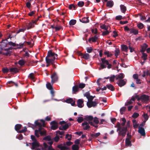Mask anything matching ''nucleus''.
<instances>
[{
  "instance_id": "obj_1",
  "label": "nucleus",
  "mask_w": 150,
  "mask_h": 150,
  "mask_svg": "<svg viewBox=\"0 0 150 150\" xmlns=\"http://www.w3.org/2000/svg\"><path fill=\"white\" fill-rule=\"evenodd\" d=\"M115 127H117V132H118V135L120 136H122L123 137H125L126 134V132L127 131V127H121V124L118 122L117 123L116 126Z\"/></svg>"
},
{
  "instance_id": "obj_2",
  "label": "nucleus",
  "mask_w": 150,
  "mask_h": 150,
  "mask_svg": "<svg viewBox=\"0 0 150 150\" xmlns=\"http://www.w3.org/2000/svg\"><path fill=\"white\" fill-rule=\"evenodd\" d=\"M30 145H31V149L32 150H36L38 148L41 149V147H43L42 145H40L38 141L33 142L32 143H29Z\"/></svg>"
},
{
  "instance_id": "obj_3",
  "label": "nucleus",
  "mask_w": 150,
  "mask_h": 150,
  "mask_svg": "<svg viewBox=\"0 0 150 150\" xmlns=\"http://www.w3.org/2000/svg\"><path fill=\"white\" fill-rule=\"evenodd\" d=\"M101 62L100 63V67L102 69L105 68L107 67L106 65L109 64V62L106 59V58H101Z\"/></svg>"
},
{
  "instance_id": "obj_4",
  "label": "nucleus",
  "mask_w": 150,
  "mask_h": 150,
  "mask_svg": "<svg viewBox=\"0 0 150 150\" xmlns=\"http://www.w3.org/2000/svg\"><path fill=\"white\" fill-rule=\"evenodd\" d=\"M43 145L44 147H41V149L38 148L36 150H55L52 148V146H48L46 143H44Z\"/></svg>"
},
{
  "instance_id": "obj_5",
  "label": "nucleus",
  "mask_w": 150,
  "mask_h": 150,
  "mask_svg": "<svg viewBox=\"0 0 150 150\" xmlns=\"http://www.w3.org/2000/svg\"><path fill=\"white\" fill-rule=\"evenodd\" d=\"M58 55L54 52H52V50H49L47 52V57L49 58L52 57L53 59H57Z\"/></svg>"
},
{
  "instance_id": "obj_6",
  "label": "nucleus",
  "mask_w": 150,
  "mask_h": 150,
  "mask_svg": "<svg viewBox=\"0 0 150 150\" xmlns=\"http://www.w3.org/2000/svg\"><path fill=\"white\" fill-rule=\"evenodd\" d=\"M12 49V48L11 47L8 48H4L3 50L5 51L6 52H3L1 53L6 56H10L11 55Z\"/></svg>"
},
{
  "instance_id": "obj_7",
  "label": "nucleus",
  "mask_w": 150,
  "mask_h": 150,
  "mask_svg": "<svg viewBox=\"0 0 150 150\" xmlns=\"http://www.w3.org/2000/svg\"><path fill=\"white\" fill-rule=\"evenodd\" d=\"M84 119L87 121H88V123L91 126H94V123L92 122L93 120V116L91 115H86L85 116Z\"/></svg>"
},
{
  "instance_id": "obj_8",
  "label": "nucleus",
  "mask_w": 150,
  "mask_h": 150,
  "mask_svg": "<svg viewBox=\"0 0 150 150\" xmlns=\"http://www.w3.org/2000/svg\"><path fill=\"white\" fill-rule=\"evenodd\" d=\"M40 121L41 123H40L38 121V120H36L35 122V125L36 126H38V127H44L45 126V121L44 120L41 119L40 120Z\"/></svg>"
},
{
  "instance_id": "obj_9",
  "label": "nucleus",
  "mask_w": 150,
  "mask_h": 150,
  "mask_svg": "<svg viewBox=\"0 0 150 150\" xmlns=\"http://www.w3.org/2000/svg\"><path fill=\"white\" fill-rule=\"evenodd\" d=\"M141 98L142 102L146 103L149 101V96L145 94H143L141 96Z\"/></svg>"
},
{
  "instance_id": "obj_10",
  "label": "nucleus",
  "mask_w": 150,
  "mask_h": 150,
  "mask_svg": "<svg viewBox=\"0 0 150 150\" xmlns=\"http://www.w3.org/2000/svg\"><path fill=\"white\" fill-rule=\"evenodd\" d=\"M57 150H69L70 148L67 146H63L62 144H58L57 146Z\"/></svg>"
},
{
  "instance_id": "obj_11",
  "label": "nucleus",
  "mask_w": 150,
  "mask_h": 150,
  "mask_svg": "<svg viewBox=\"0 0 150 150\" xmlns=\"http://www.w3.org/2000/svg\"><path fill=\"white\" fill-rule=\"evenodd\" d=\"M51 129L52 130H56L57 129L58 127V123L56 122L55 121H53L51 122Z\"/></svg>"
},
{
  "instance_id": "obj_12",
  "label": "nucleus",
  "mask_w": 150,
  "mask_h": 150,
  "mask_svg": "<svg viewBox=\"0 0 150 150\" xmlns=\"http://www.w3.org/2000/svg\"><path fill=\"white\" fill-rule=\"evenodd\" d=\"M51 78L52 79L51 82L52 83L55 82L57 81L58 80V78L57 73L56 72H54L52 75H51Z\"/></svg>"
},
{
  "instance_id": "obj_13",
  "label": "nucleus",
  "mask_w": 150,
  "mask_h": 150,
  "mask_svg": "<svg viewBox=\"0 0 150 150\" xmlns=\"http://www.w3.org/2000/svg\"><path fill=\"white\" fill-rule=\"evenodd\" d=\"M84 96L86 97L88 99V101H93V97L92 96H91L90 93L89 91L86 92L84 94Z\"/></svg>"
},
{
  "instance_id": "obj_14",
  "label": "nucleus",
  "mask_w": 150,
  "mask_h": 150,
  "mask_svg": "<svg viewBox=\"0 0 150 150\" xmlns=\"http://www.w3.org/2000/svg\"><path fill=\"white\" fill-rule=\"evenodd\" d=\"M53 59H51L50 58L46 57L45 58V61L47 64H53L55 63V60Z\"/></svg>"
},
{
  "instance_id": "obj_15",
  "label": "nucleus",
  "mask_w": 150,
  "mask_h": 150,
  "mask_svg": "<svg viewBox=\"0 0 150 150\" xmlns=\"http://www.w3.org/2000/svg\"><path fill=\"white\" fill-rule=\"evenodd\" d=\"M89 124L88 122L86 121L84 122L82 124V125L83 127V129L85 130H89L90 127V126L89 125Z\"/></svg>"
},
{
  "instance_id": "obj_16",
  "label": "nucleus",
  "mask_w": 150,
  "mask_h": 150,
  "mask_svg": "<svg viewBox=\"0 0 150 150\" xmlns=\"http://www.w3.org/2000/svg\"><path fill=\"white\" fill-rule=\"evenodd\" d=\"M117 83L118 86L120 87H122L124 86L126 83V82L124 79H120L118 81Z\"/></svg>"
},
{
  "instance_id": "obj_17",
  "label": "nucleus",
  "mask_w": 150,
  "mask_h": 150,
  "mask_svg": "<svg viewBox=\"0 0 150 150\" xmlns=\"http://www.w3.org/2000/svg\"><path fill=\"white\" fill-rule=\"evenodd\" d=\"M83 100L82 99H79L77 101V105L80 108L83 107L84 105Z\"/></svg>"
},
{
  "instance_id": "obj_18",
  "label": "nucleus",
  "mask_w": 150,
  "mask_h": 150,
  "mask_svg": "<svg viewBox=\"0 0 150 150\" xmlns=\"http://www.w3.org/2000/svg\"><path fill=\"white\" fill-rule=\"evenodd\" d=\"M9 71L12 74H16L19 72V69L15 67H12L9 69Z\"/></svg>"
},
{
  "instance_id": "obj_19",
  "label": "nucleus",
  "mask_w": 150,
  "mask_h": 150,
  "mask_svg": "<svg viewBox=\"0 0 150 150\" xmlns=\"http://www.w3.org/2000/svg\"><path fill=\"white\" fill-rule=\"evenodd\" d=\"M79 55L81 56L83 58L86 60L90 58V55L88 53L83 54V53H81L79 54Z\"/></svg>"
},
{
  "instance_id": "obj_20",
  "label": "nucleus",
  "mask_w": 150,
  "mask_h": 150,
  "mask_svg": "<svg viewBox=\"0 0 150 150\" xmlns=\"http://www.w3.org/2000/svg\"><path fill=\"white\" fill-rule=\"evenodd\" d=\"M8 44L9 45H12L13 47H15L16 45H20V47H19V48H21L23 47V46L24 42L23 43H20L19 45H18V44H16L15 43L11 41L10 42H8Z\"/></svg>"
},
{
  "instance_id": "obj_21",
  "label": "nucleus",
  "mask_w": 150,
  "mask_h": 150,
  "mask_svg": "<svg viewBox=\"0 0 150 150\" xmlns=\"http://www.w3.org/2000/svg\"><path fill=\"white\" fill-rule=\"evenodd\" d=\"M138 132L140 133L142 136H145L146 135V133L144 129V128L142 127H139L138 130Z\"/></svg>"
},
{
  "instance_id": "obj_22",
  "label": "nucleus",
  "mask_w": 150,
  "mask_h": 150,
  "mask_svg": "<svg viewBox=\"0 0 150 150\" xmlns=\"http://www.w3.org/2000/svg\"><path fill=\"white\" fill-rule=\"evenodd\" d=\"M114 2L112 0H110L107 2L106 6L109 8H112L114 5Z\"/></svg>"
},
{
  "instance_id": "obj_23",
  "label": "nucleus",
  "mask_w": 150,
  "mask_h": 150,
  "mask_svg": "<svg viewBox=\"0 0 150 150\" xmlns=\"http://www.w3.org/2000/svg\"><path fill=\"white\" fill-rule=\"evenodd\" d=\"M130 33H133L134 35H136L138 33V30L134 28H130Z\"/></svg>"
},
{
  "instance_id": "obj_24",
  "label": "nucleus",
  "mask_w": 150,
  "mask_h": 150,
  "mask_svg": "<svg viewBox=\"0 0 150 150\" xmlns=\"http://www.w3.org/2000/svg\"><path fill=\"white\" fill-rule=\"evenodd\" d=\"M88 17H84L83 18L81 19H79L80 22L84 23H87L89 22V20L88 19Z\"/></svg>"
},
{
  "instance_id": "obj_25",
  "label": "nucleus",
  "mask_w": 150,
  "mask_h": 150,
  "mask_svg": "<svg viewBox=\"0 0 150 150\" xmlns=\"http://www.w3.org/2000/svg\"><path fill=\"white\" fill-rule=\"evenodd\" d=\"M34 22H33V21L30 22L28 25H27V29L28 30L34 27Z\"/></svg>"
},
{
  "instance_id": "obj_26",
  "label": "nucleus",
  "mask_w": 150,
  "mask_h": 150,
  "mask_svg": "<svg viewBox=\"0 0 150 150\" xmlns=\"http://www.w3.org/2000/svg\"><path fill=\"white\" fill-rule=\"evenodd\" d=\"M39 128L38 129H40V130L39 131V133L40 134V135L41 136H44L46 135V132L45 130H43V131H42V130L43 128H42V127H41V126H40V127H39Z\"/></svg>"
},
{
  "instance_id": "obj_27",
  "label": "nucleus",
  "mask_w": 150,
  "mask_h": 150,
  "mask_svg": "<svg viewBox=\"0 0 150 150\" xmlns=\"http://www.w3.org/2000/svg\"><path fill=\"white\" fill-rule=\"evenodd\" d=\"M128 138H126L125 140V144L127 146H132V143L130 140Z\"/></svg>"
},
{
  "instance_id": "obj_28",
  "label": "nucleus",
  "mask_w": 150,
  "mask_h": 150,
  "mask_svg": "<svg viewBox=\"0 0 150 150\" xmlns=\"http://www.w3.org/2000/svg\"><path fill=\"white\" fill-rule=\"evenodd\" d=\"M148 45L146 43H144L143 44V45L142 46V49L140 50V52H144L146 49V48L148 47Z\"/></svg>"
},
{
  "instance_id": "obj_29",
  "label": "nucleus",
  "mask_w": 150,
  "mask_h": 150,
  "mask_svg": "<svg viewBox=\"0 0 150 150\" xmlns=\"http://www.w3.org/2000/svg\"><path fill=\"white\" fill-rule=\"evenodd\" d=\"M122 50L126 52H127L128 47L125 45H121Z\"/></svg>"
},
{
  "instance_id": "obj_30",
  "label": "nucleus",
  "mask_w": 150,
  "mask_h": 150,
  "mask_svg": "<svg viewBox=\"0 0 150 150\" xmlns=\"http://www.w3.org/2000/svg\"><path fill=\"white\" fill-rule=\"evenodd\" d=\"M106 87L108 88L111 91H114L115 90V88L114 86L111 84H108L106 85Z\"/></svg>"
},
{
  "instance_id": "obj_31",
  "label": "nucleus",
  "mask_w": 150,
  "mask_h": 150,
  "mask_svg": "<svg viewBox=\"0 0 150 150\" xmlns=\"http://www.w3.org/2000/svg\"><path fill=\"white\" fill-rule=\"evenodd\" d=\"M22 127V125L20 124H17L15 125V130L18 132L19 131V130L21 129V127Z\"/></svg>"
},
{
  "instance_id": "obj_32",
  "label": "nucleus",
  "mask_w": 150,
  "mask_h": 150,
  "mask_svg": "<svg viewBox=\"0 0 150 150\" xmlns=\"http://www.w3.org/2000/svg\"><path fill=\"white\" fill-rule=\"evenodd\" d=\"M78 89L79 88L78 86L75 85L73 87L72 91L74 92V93H76L78 91Z\"/></svg>"
},
{
  "instance_id": "obj_33",
  "label": "nucleus",
  "mask_w": 150,
  "mask_h": 150,
  "mask_svg": "<svg viewBox=\"0 0 150 150\" xmlns=\"http://www.w3.org/2000/svg\"><path fill=\"white\" fill-rule=\"evenodd\" d=\"M40 130V129H38V130L36 129L35 131V136L38 138L40 137L39 135V131Z\"/></svg>"
},
{
  "instance_id": "obj_34",
  "label": "nucleus",
  "mask_w": 150,
  "mask_h": 150,
  "mask_svg": "<svg viewBox=\"0 0 150 150\" xmlns=\"http://www.w3.org/2000/svg\"><path fill=\"white\" fill-rule=\"evenodd\" d=\"M72 149L73 150H79V147L77 145L74 144L72 146Z\"/></svg>"
},
{
  "instance_id": "obj_35",
  "label": "nucleus",
  "mask_w": 150,
  "mask_h": 150,
  "mask_svg": "<svg viewBox=\"0 0 150 150\" xmlns=\"http://www.w3.org/2000/svg\"><path fill=\"white\" fill-rule=\"evenodd\" d=\"M149 72L148 71H144L143 74L142 75V76L143 77H145L146 76H148L149 75Z\"/></svg>"
},
{
  "instance_id": "obj_36",
  "label": "nucleus",
  "mask_w": 150,
  "mask_h": 150,
  "mask_svg": "<svg viewBox=\"0 0 150 150\" xmlns=\"http://www.w3.org/2000/svg\"><path fill=\"white\" fill-rule=\"evenodd\" d=\"M100 135V132H98L95 134H91V136L93 137H97Z\"/></svg>"
},
{
  "instance_id": "obj_37",
  "label": "nucleus",
  "mask_w": 150,
  "mask_h": 150,
  "mask_svg": "<svg viewBox=\"0 0 150 150\" xmlns=\"http://www.w3.org/2000/svg\"><path fill=\"white\" fill-rule=\"evenodd\" d=\"M109 27V26H106V25L105 24L103 25L100 26V28L101 29L105 30H108Z\"/></svg>"
},
{
  "instance_id": "obj_38",
  "label": "nucleus",
  "mask_w": 150,
  "mask_h": 150,
  "mask_svg": "<svg viewBox=\"0 0 150 150\" xmlns=\"http://www.w3.org/2000/svg\"><path fill=\"white\" fill-rule=\"evenodd\" d=\"M25 63V61L22 59L19 60L18 61V64L21 66L23 65Z\"/></svg>"
},
{
  "instance_id": "obj_39",
  "label": "nucleus",
  "mask_w": 150,
  "mask_h": 150,
  "mask_svg": "<svg viewBox=\"0 0 150 150\" xmlns=\"http://www.w3.org/2000/svg\"><path fill=\"white\" fill-rule=\"evenodd\" d=\"M46 86L47 88L50 90L53 89V88L50 83H47L46 84Z\"/></svg>"
},
{
  "instance_id": "obj_40",
  "label": "nucleus",
  "mask_w": 150,
  "mask_h": 150,
  "mask_svg": "<svg viewBox=\"0 0 150 150\" xmlns=\"http://www.w3.org/2000/svg\"><path fill=\"white\" fill-rule=\"evenodd\" d=\"M72 136L71 134H67L66 135L65 138L67 139L68 140L70 141L71 140Z\"/></svg>"
},
{
  "instance_id": "obj_41",
  "label": "nucleus",
  "mask_w": 150,
  "mask_h": 150,
  "mask_svg": "<svg viewBox=\"0 0 150 150\" xmlns=\"http://www.w3.org/2000/svg\"><path fill=\"white\" fill-rule=\"evenodd\" d=\"M120 53V50L118 48H116L115 52V55L117 58V56L119 55Z\"/></svg>"
},
{
  "instance_id": "obj_42",
  "label": "nucleus",
  "mask_w": 150,
  "mask_h": 150,
  "mask_svg": "<svg viewBox=\"0 0 150 150\" xmlns=\"http://www.w3.org/2000/svg\"><path fill=\"white\" fill-rule=\"evenodd\" d=\"M77 6H75L74 5V4H71L68 7V8L69 9H72L73 8L74 9L77 8Z\"/></svg>"
},
{
  "instance_id": "obj_43",
  "label": "nucleus",
  "mask_w": 150,
  "mask_h": 150,
  "mask_svg": "<svg viewBox=\"0 0 150 150\" xmlns=\"http://www.w3.org/2000/svg\"><path fill=\"white\" fill-rule=\"evenodd\" d=\"M84 4V2L83 1H79L78 4L77 5L79 7H82Z\"/></svg>"
},
{
  "instance_id": "obj_44",
  "label": "nucleus",
  "mask_w": 150,
  "mask_h": 150,
  "mask_svg": "<svg viewBox=\"0 0 150 150\" xmlns=\"http://www.w3.org/2000/svg\"><path fill=\"white\" fill-rule=\"evenodd\" d=\"M142 58H143V59L145 61L147 59V54L144 52H142Z\"/></svg>"
},
{
  "instance_id": "obj_45",
  "label": "nucleus",
  "mask_w": 150,
  "mask_h": 150,
  "mask_svg": "<svg viewBox=\"0 0 150 150\" xmlns=\"http://www.w3.org/2000/svg\"><path fill=\"white\" fill-rule=\"evenodd\" d=\"M98 39V36L97 35H95L94 37L91 38L92 41L93 42H95L97 41Z\"/></svg>"
},
{
  "instance_id": "obj_46",
  "label": "nucleus",
  "mask_w": 150,
  "mask_h": 150,
  "mask_svg": "<svg viewBox=\"0 0 150 150\" xmlns=\"http://www.w3.org/2000/svg\"><path fill=\"white\" fill-rule=\"evenodd\" d=\"M43 139L46 141H50L51 140V137L50 136H47L45 137Z\"/></svg>"
},
{
  "instance_id": "obj_47",
  "label": "nucleus",
  "mask_w": 150,
  "mask_h": 150,
  "mask_svg": "<svg viewBox=\"0 0 150 150\" xmlns=\"http://www.w3.org/2000/svg\"><path fill=\"white\" fill-rule=\"evenodd\" d=\"M1 43L0 45V48L2 50H3V48L5 47H6L7 45V44H6L5 43H3L2 42H1Z\"/></svg>"
},
{
  "instance_id": "obj_48",
  "label": "nucleus",
  "mask_w": 150,
  "mask_h": 150,
  "mask_svg": "<svg viewBox=\"0 0 150 150\" xmlns=\"http://www.w3.org/2000/svg\"><path fill=\"white\" fill-rule=\"evenodd\" d=\"M76 23V21L75 20H71L69 22V24L70 25H75Z\"/></svg>"
},
{
  "instance_id": "obj_49",
  "label": "nucleus",
  "mask_w": 150,
  "mask_h": 150,
  "mask_svg": "<svg viewBox=\"0 0 150 150\" xmlns=\"http://www.w3.org/2000/svg\"><path fill=\"white\" fill-rule=\"evenodd\" d=\"M104 54H105L107 55V57H111L112 55V54L111 53H110L108 51L105 52Z\"/></svg>"
},
{
  "instance_id": "obj_50",
  "label": "nucleus",
  "mask_w": 150,
  "mask_h": 150,
  "mask_svg": "<svg viewBox=\"0 0 150 150\" xmlns=\"http://www.w3.org/2000/svg\"><path fill=\"white\" fill-rule=\"evenodd\" d=\"M126 107H123L120 110V113L121 115H122L124 114V112L125 111L126 109Z\"/></svg>"
},
{
  "instance_id": "obj_51",
  "label": "nucleus",
  "mask_w": 150,
  "mask_h": 150,
  "mask_svg": "<svg viewBox=\"0 0 150 150\" xmlns=\"http://www.w3.org/2000/svg\"><path fill=\"white\" fill-rule=\"evenodd\" d=\"M2 71L3 73H7L9 71V70L7 68H4L2 69Z\"/></svg>"
},
{
  "instance_id": "obj_52",
  "label": "nucleus",
  "mask_w": 150,
  "mask_h": 150,
  "mask_svg": "<svg viewBox=\"0 0 150 150\" xmlns=\"http://www.w3.org/2000/svg\"><path fill=\"white\" fill-rule=\"evenodd\" d=\"M31 139L32 140L33 142H36L38 141L36 139L35 137L33 135H31L30 136Z\"/></svg>"
},
{
  "instance_id": "obj_53",
  "label": "nucleus",
  "mask_w": 150,
  "mask_h": 150,
  "mask_svg": "<svg viewBox=\"0 0 150 150\" xmlns=\"http://www.w3.org/2000/svg\"><path fill=\"white\" fill-rule=\"evenodd\" d=\"M73 101V99L71 98H69L68 99H66V102L69 103H71Z\"/></svg>"
},
{
  "instance_id": "obj_54",
  "label": "nucleus",
  "mask_w": 150,
  "mask_h": 150,
  "mask_svg": "<svg viewBox=\"0 0 150 150\" xmlns=\"http://www.w3.org/2000/svg\"><path fill=\"white\" fill-rule=\"evenodd\" d=\"M139 115V114L137 112L134 113L132 115V117L134 118H136L138 117Z\"/></svg>"
},
{
  "instance_id": "obj_55",
  "label": "nucleus",
  "mask_w": 150,
  "mask_h": 150,
  "mask_svg": "<svg viewBox=\"0 0 150 150\" xmlns=\"http://www.w3.org/2000/svg\"><path fill=\"white\" fill-rule=\"evenodd\" d=\"M116 76L115 75H113L112 76L110 77V81L112 82H114V81L115 79V78Z\"/></svg>"
},
{
  "instance_id": "obj_56",
  "label": "nucleus",
  "mask_w": 150,
  "mask_h": 150,
  "mask_svg": "<svg viewBox=\"0 0 150 150\" xmlns=\"http://www.w3.org/2000/svg\"><path fill=\"white\" fill-rule=\"evenodd\" d=\"M83 121V117H78L77 121L78 123H80Z\"/></svg>"
},
{
  "instance_id": "obj_57",
  "label": "nucleus",
  "mask_w": 150,
  "mask_h": 150,
  "mask_svg": "<svg viewBox=\"0 0 150 150\" xmlns=\"http://www.w3.org/2000/svg\"><path fill=\"white\" fill-rule=\"evenodd\" d=\"M137 27L140 29H142L144 26V25L142 23H140L138 24Z\"/></svg>"
},
{
  "instance_id": "obj_58",
  "label": "nucleus",
  "mask_w": 150,
  "mask_h": 150,
  "mask_svg": "<svg viewBox=\"0 0 150 150\" xmlns=\"http://www.w3.org/2000/svg\"><path fill=\"white\" fill-rule=\"evenodd\" d=\"M27 130V129L26 127H24V129H23L21 130L18 131V132L19 133H22L25 132Z\"/></svg>"
},
{
  "instance_id": "obj_59",
  "label": "nucleus",
  "mask_w": 150,
  "mask_h": 150,
  "mask_svg": "<svg viewBox=\"0 0 150 150\" xmlns=\"http://www.w3.org/2000/svg\"><path fill=\"white\" fill-rule=\"evenodd\" d=\"M117 76L119 78V79H123L124 77V75L123 74L121 73L117 75Z\"/></svg>"
},
{
  "instance_id": "obj_60",
  "label": "nucleus",
  "mask_w": 150,
  "mask_h": 150,
  "mask_svg": "<svg viewBox=\"0 0 150 150\" xmlns=\"http://www.w3.org/2000/svg\"><path fill=\"white\" fill-rule=\"evenodd\" d=\"M85 86V84L84 83H81L79 84L78 88H83Z\"/></svg>"
},
{
  "instance_id": "obj_61",
  "label": "nucleus",
  "mask_w": 150,
  "mask_h": 150,
  "mask_svg": "<svg viewBox=\"0 0 150 150\" xmlns=\"http://www.w3.org/2000/svg\"><path fill=\"white\" fill-rule=\"evenodd\" d=\"M62 127V128L64 129V130H65L69 128L68 124H66V123Z\"/></svg>"
},
{
  "instance_id": "obj_62",
  "label": "nucleus",
  "mask_w": 150,
  "mask_h": 150,
  "mask_svg": "<svg viewBox=\"0 0 150 150\" xmlns=\"http://www.w3.org/2000/svg\"><path fill=\"white\" fill-rule=\"evenodd\" d=\"M143 116L145 119L144 121H145L146 122V121H147L148 119V116L147 114V113L144 114L143 115Z\"/></svg>"
},
{
  "instance_id": "obj_63",
  "label": "nucleus",
  "mask_w": 150,
  "mask_h": 150,
  "mask_svg": "<svg viewBox=\"0 0 150 150\" xmlns=\"http://www.w3.org/2000/svg\"><path fill=\"white\" fill-rule=\"evenodd\" d=\"M86 50L88 52L90 53L92 52L93 49L91 47L90 48L88 47L86 48Z\"/></svg>"
},
{
  "instance_id": "obj_64",
  "label": "nucleus",
  "mask_w": 150,
  "mask_h": 150,
  "mask_svg": "<svg viewBox=\"0 0 150 150\" xmlns=\"http://www.w3.org/2000/svg\"><path fill=\"white\" fill-rule=\"evenodd\" d=\"M93 122L96 124H98L99 122V121L98 120V118L97 117H95L94 119L93 120Z\"/></svg>"
}]
</instances>
